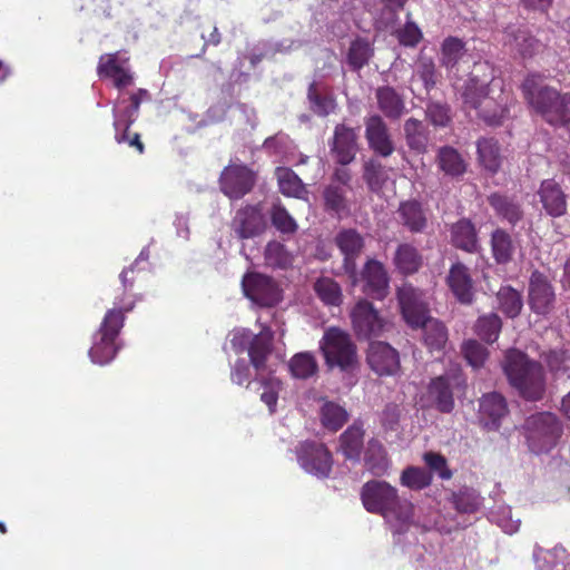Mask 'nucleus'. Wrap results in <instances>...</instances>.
Returning <instances> with one entry per match:
<instances>
[{
	"label": "nucleus",
	"mask_w": 570,
	"mask_h": 570,
	"mask_svg": "<svg viewBox=\"0 0 570 570\" xmlns=\"http://www.w3.org/2000/svg\"><path fill=\"white\" fill-rule=\"evenodd\" d=\"M508 42L513 45L522 58H531L539 48V40L525 29L507 31Z\"/></svg>",
	"instance_id": "45"
},
{
	"label": "nucleus",
	"mask_w": 570,
	"mask_h": 570,
	"mask_svg": "<svg viewBox=\"0 0 570 570\" xmlns=\"http://www.w3.org/2000/svg\"><path fill=\"white\" fill-rule=\"evenodd\" d=\"M264 258L266 265L271 267L286 268L292 264V256L285 245L276 240L267 243L264 250Z\"/></svg>",
	"instance_id": "52"
},
{
	"label": "nucleus",
	"mask_w": 570,
	"mask_h": 570,
	"mask_svg": "<svg viewBox=\"0 0 570 570\" xmlns=\"http://www.w3.org/2000/svg\"><path fill=\"white\" fill-rule=\"evenodd\" d=\"M438 164L444 174L456 177L465 173L466 166L456 149L445 146L439 149Z\"/></svg>",
	"instance_id": "43"
},
{
	"label": "nucleus",
	"mask_w": 570,
	"mask_h": 570,
	"mask_svg": "<svg viewBox=\"0 0 570 570\" xmlns=\"http://www.w3.org/2000/svg\"><path fill=\"white\" fill-rule=\"evenodd\" d=\"M373 55L370 42L363 38H357L351 42L347 51V63L352 70L358 71L366 66Z\"/></svg>",
	"instance_id": "46"
},
{
	"label": "nucleus",
	"mask_w": 570,
	"mask_h": 570,
	"mask_svg": "<svg viewBox=\"0 0 570 570\" xmlns=\"http://www.w3.org/2000/svg\"><path fill=\"white\" fill-rule=\"evenodd\" d=\"M415 73L422 80L426 91L432 90L440 78L435 63L430 57H420L416 63Z\"/></svg>",
	"instance_id": "55"
},
{
	"label": "nucleus",
	"mask_w": 570,
	"mask_h": 570,
	"mask_svg": "<svg viewBox=\"0 0 570 570\" xmlns=\"http://www.w3.org/2000/svg\"><path fill=\"white\" fill-rule=\"evenodd\" d=\"M401 411L399 405L386 404L381 413V424L385 431H396L400 425Z\"/></svg>",
	"instance_id": "63"
},
{
	"label": "nucleus",
	"mask_w": 570,
	"mask_h": 570,
	"mask_svg": "<svg viewBox=\"0 0 570 570\" xmlns=\"http://www.w3.org/2000/svg\"><path fill=\"white\" fill-rule=\"evenodd\" d=\"M461 99L464 109L478 110L479 116L484 119L489 125H500L502 115L500 114H488L482 106L484 104H491L489 99V85L480 81L476 77H470L465 82L461 91Z\"/></svg>",
	"instance_id": "13"
},
{
	"label": "nucleus",
	"mask_w": 570,
	"mask_h": 570,
	"mask_svg": "<svg viewBox=\"0 0 570 570\" xmlns=\"http://www.w3.org/2000/svg\"><path fill=\"white\" fill-rule=\"evenodd\" d=\"M487 199L500 219L508 222L512 226L522 220L523 209L515 197L495 191L490 194Z\"/></svg>",
	"instance_id": "27"
},
{
	"label": "nucleus",
	"mask_w": 570,
	"mask_h": 570,
	"mask_svg": "<svg viewBox=\"0 0 570 570\" xmlns=\"http://www.w3.org/2000/svg\"><path fill=\"white\" fill-rule=\"evenodd\" d=\"M527 440L532 452H548L554 448L562 435L563 425L551 412L530 415L524 423Z\"/></svg>",
	"instance_id": "7"
},
{
	"label": "nucleus",
	"mask_w": 570,
	"mask_h": 570,
	"mask_svg": "<svg viewBox=\"0 0 570 570\" xmlns=\"http://www.w3.org/2000/svg\"><path fill=\"white\" fill-rule=\"evenodd\" d=\"M399 215L402 224L412 233L422 232L426 225V217L422 206L416 200H407L400 205Z\"/></svg>",
	"instance_id": "38"
},
{
	"label": "nucleus",
	"mask_w": 570,
	"mask_h": 570,
	"mask_svg": "<svg viewBox=\"0 0 570 570\" xmlns=\"http://www.w3.org/2000/svg\"><path fill=\"white\" fill-rule=\"evenodd\" d=\"M425 114L428 120L435 127H446L451 122L450 107L446 104L430 102Z\"/></svg>",
	"instance_id": "60"
},
{
	"label": "nucleus",
	"mask_w": 570,
	"mask_h": 570,
	"mask_svg": "<svg viewBox=\"0 0 570 570\" xmlns=\"http://www.w3.org/2000/svg\"><path fill=\"white\" fill-rule=\"evenodd\" d=\"M509 384L527 401L542 400L547 382L540 362L530 358L524 352L510 348L502 363Z\"/></svg>",
	"instance_id": "3"
},
{
	"label": "nucleus",
	"mask_w": 570,
	"mask_h": 570,
	"mask_svg": "<svg viewBox=\"0 0 570 570\" xmlns=\"http://www.w3.org/2000/svg\"><path fill=\"white\" fill-rule=\"evenodd\" d=\"M328 146L331 155L337 164L350 165L354 161L358 149L355 129L345 124L336 125Z\"/></svg>",
	"instance_id": "17"
},
{
	"label": "nucleus",
	"mask_w": 570,
	"mask_h": 570,
	"mask_svg": "<svg viewBox=\"0 0 570 570\" xmlns=\"http://www.w3.org/2000/svg\"><path fill=\"white\" fill-rule=\"evenodd\" d=\"M145 275L138 268V261L125 268L120 275L122 294L115 297L114 307L107 309L98 331L94 336L89 356L94 363L104 365L109 363L117 354V338L125 325L126 314L134 311L141 295L131 294L135 283Z\"/></svg>",
	"instance_id": "1"
},
{
	"label": "nucleus",
	"mask_w": 570,
	"mask_h": 570,
	"mask_svg": "<svg viewBox=\"0 0 570 570\" xmlns=\"http://www.w3.org/2000/svg\"><path fill=\"white\" fill-rule=\"evenodd\" d=\"M262 386H264L265 391L261 394V400L267 406L271 413H274L276 410L277 401H278V392L281 390V381L276 377H256Z\"/></svg>",
	"instance_id": "56"
},
{
	"label": "nucleus",
	"mask_w": 570,
	"mask_h": 570,
	"mask_svg": "<svg viewBox=\"0 0 570 570\" xmlns=\"http://www.w3.org/2000/svg\"><path fill=\"white\" fill-rule=\"evenodd\" d=\"M539 197L546 213L561 217L567 213V195L554 179H544L539 188Z\"/></svg>",
	"instance_id": "25"
},
{
	"label": "nucleus",
	"mask_w": 570,
	"mask_h": 570,
	"mask_svg": "<svg viewBox=\"0 0 570 570\" xmlns=\"http://www.w3.org/2000/svg\"><path fill=\"white\" fill-rule=\"evenodd\" d=\"M492 254L498 264L509 263L514 253V245L508 232L497 228L491 235Z\"/></svg>",
	"instance_id": "42"
},
{
	"label": "nucleus",
	"mask_w": 570,
	"mask_h": 570,
	"mask_svg": "<svg viewBox=\"0 0 570 570\" xmlns=\"http://www.w3.org/2000/svg\"><path fill=\"white\" fill-rule=\"evenodd\" d=\"M366 360L371 370L380 376L396 375L401 370L399 352L384 342H372Z\"/></svg>",
	"instance_id": "19"
},
{
	"label": "nucleus",
	"mask_w": 570,
	"mask_h": 570,
	"mask_svg": "<svg viewBox=\"0 0 570 570\" xmlns=\"http://www.w3.org/2000/svg\"><path fill=\"white\" fill-rule=\"evenodd\" d=\"M242 288L245 296L262 307L275 306L282 299V289L267 275L249 272L243 276Z\"/></svg>",
	"instance_id": "10"
},
{
	"label": "nucleus",
	"mask_w": 570,
	"mask_h": 570,
	"mask_svg": "<svg viewBox=\"0 0 570 570\" xmlns=\"http://www.w3.org/2000/svg\"><path fill=\"white\" fill-rule=\"evenodd\" d=\"M446 284L461 304H472L474 301L473 279L470 269L463 263L456 262L450 267Z\"/></svg>",
	"instance_id": "23"
},
{
	"label": "nucleus",
	"mask_w": 570,
	"mask_h": 570,
	"mask_svg": "<svg viewBox=\"0 0 570 570\" xmlns=\"http://www.w3.org/2000/svg\"><path fill=\"white\" fill-rule=\"evenodd\" d=\"M452 503L460 513H474L480 507V497L474 489L463 487L452 494Z\"/></svg>",
	"instance_id": "51"
},
{
	"label": "nucleus",
	"mask_w": 570,
	"mask_h": 570,
	"mask_svg": "<svg viewBox=\"0 0 570 570\" xmlns=\"http://www.w3.org/2000/svg\"><path fill=\"white\" fill-rule=\"evenodd\" d=\"M498 309L507 317L515 318L521 314L523 307L522 293L510 285L501 286L497 292Z\"/></svg>",
	"instance_id": "32"
},
{
	"label": "nucleus",
	"mask_w": 570,
	"mask_h": 570,
	"mask_svg": "<svg viewBox=\"0 0 570 570\" xmlns=\"http://www.w3.org/2000/svg\"><path fill=\"white\" fill-rule=\"evenodd\" d=\"M320 350L330 367L337 366L348 371L357 364V348L351 335L338 328L330 327L324 332Z\"/></svg>",
	"instance_id": "6"
},
{
	"label": "nucleus",
	"mask_w": 570,
	"mask_h": 570,
	"mask_svg": "<svg viewBox=\"0 0 570 570\" xmlns=\"http://www.w3.org/2000/svg\"><path fill=\"white\" fill-rule=\"evenodd\" d=\"M365 139L368 148L376 155L383 158L390 157L394 150L395 145L392 135L382 116L372 115L365 118Z\"/></svg>",
	"instance_id": "16"
},
{
	"label": "nucleus",
	"mask_w": 570,
	"mask_h": 570,
	"mask_svg": "<svg viewBox=\"0 0 570 570\" xmlns=\"http://www.w3.org/2000/svg\"><path fill=\"white\" fill-rule=\"evenodd\" d=\"M365 465L374 475H383L390 466L387 452L377 439H371L364 456Z\"/></svg>",
	"instance_id": "33"
},
{
	"label": "nucleus",
	"mask_w": 570,
	"mask_h": 570,
	"mask_svg": "<svg viewBox=\"0 0 570 570\" xmlns=\"http://www.w3.org/2000/svg\"><path fill=\"white\" fill-rule=\"evenodd\" d=\"M423 460L428 465L431 473H436L442 480H450L453 475L452 471L448 466V461L441 453L436 452H425L423 454Z\"/></svg>",
	"instance_id": "57"
},
{
	"label": "nucleus",
	"mask_w": 570,
	"mask_h": 570,
	"mask_svg": "<svg viewBox=\"0 0 570 570\" xmlns=\"http://www.w3.org/2000/svg\"><path fill=\"white\" fill-rule=\"evenodd\" d=\"M568 558L563 549H540L534 553L535 567L538 570H570V561L566 564Z\"/></svg>",
	"instance_id": "41"
},
{
	"label": "nucleus",
	"mask_w": 570,
	"mask_h": 570,
	"mask_svg": "<svg viewBox=\"0 0 570 570\" xmlns=\"http://www.w3.org/2000/svg\"><path fill=\"white\" fill-rule=\"evenodd\" d=\"M393 262L401 274L411 275L420 269L422 256L414 246L405 243L397 246Z\"/></svg>",
	"instance_id": "34"
},
{
	"label": "nucleus",
	"mask_w": 570,
	"mask_h": 570,
	"mask_svg": "<svg viewBox=\"0 0 570 570\" xmlns=\"http://www.w3.org/2000/svg\"><path fill=\"white\" fill-rule=\"evenodd\" d=\"M544 81L542 73L529 72L520 86L522 97L531 112L570 132V92H561Z\"/></svg>",
	"instance_id": "2"
},
{
	"label": "nucleus",
	"mask_w": 570,
	"mask_h": 570,
	"mask_svg": "<svg viewBox=\"0 0 570 570\" xmlns=\"http://www.w3.org/2000/svg\"><path fill=\"white\" fill-rule=\"evenodd\" d=\"M361 501L364 509L380 514L386 521L407 523L413 517V504L399 495L396 488L383 480H370L361 488Z\"/></svg>",
	"instance_id": "4"
},
{
	"label": "nucleus",
	"mask_w": 570,
	"mask_h": 570,
	"mask_svg": "<svg viewBox=\"0 0 570 570\" xmlns=\"http://www.w3.org/2000/svg\"><path fill=\"white\" fill-rule=\"evenodd\" d=\"M420 327L423 332V342L431 352L444 348L448 342V330L441 321L430 318V321H425Z\"/></svg>",
	"instance_id": "36"
},
{
	"label": "nucleus",
	"mask_w": 570,
	"mask_h": 570,
	"mask_svg": "<svg viewBox=\"0 0 570 570\" xmlns=\"http://www.w3.org/2000/svg\"><path fill=\"white\" fill-rule=\"evenodd\" d=\"M478 156L481 165L491 173H497L501 166L500 147L493 138L478 140Z\"/></svg>",
	"instance_id": "39"
},
{
	"label": "nucleus",
	"mask_w": 570,
	"mask_h": 570,
	"mask_svg": "<svg viewBox=\"0 0 570 570\" xmlns=\"http://www.w3.org/2000/svg\"><path fill=\"white\" fill-rule=\"evenodd\" d=\"M502 328V321L495 313L479 317L475 331L481 340L493 343L498 340Z\"/></svg>",
	"instance_id": "50"
},
{
	"label": "nucleus",
	"mask_w": 570,
	"mask_h": 570,
	"mask_svg": "<svg viewBox=\"0 0 570 570\" xmlns=\"http://www.w3.org/2000/svg\"><path fill=\"white\" fill-rule=\"evenodd\" d=\"M307 100L311 111L318 117H326L336 108L335 98L330 94L323 95L315 81L307 88Z\"/></svg>",
	"instance_id": "40"
},
{
	"label": "nucleus",
	"mask_w": 570,
	"mask_h": 570,
	"mask_svg": "<svg viewBox=\"0 0 570 570\" xmlns=\"http://www.w3.org/2000/svg\"><path fill=\"white\" fill-rule=\"evenodd\" d=\"M272 340L271 334L259 333L254 335L248 343L247 352L249 361L257 372L266 367L267 358L273 350Z\"/></svg>",
	"instance_id": "31"
},
{
	"label": "nucleus",
	"mask_w": 570,
	"mask_h": 570,
	"mask_svg": "<svg viewBox=\"0 0 570 570\" xmlns=\"http://www.w3.org/2000/svg\"><path fill=\"white\" fill-rule=\"evenodd\" d=\"M462 353L468 363L475 368L482 366L488 356L487 348L474 340L464 342Z\"/></svg>",
	"instance_id": "58"
},
{
	"label": "nucleus",
	"mask_w": 570,
	"mask_h": 570,
	"mask_svg": "<svg viewBox=\"0 0 570 570\" xmlns=\"http://www.w3.org/2000/svg\"><path fill=\"white\" fill-rule=\"evenodd\" d=\"M149 100H151L150 92L147 89L139 88L130 92L128 98L124 95L119 96L112 108L115 141L127 144L135 148L138 154H144L145 145L141 141L140 134L130 132V127L137 120L141 102Z\"/></svg>",
	"instance_id": "5"
},
{
	"label": "nucleus",
	"mask_w": 570,
	"mask_h": 570,
	"mask_svg": "<svg viewBox=\"0 0 570 570\" xmlns=\"http://www.w3.org/2000/svg\"><path fill=\"white\" fill-rule=\"evenodd\" d=\"M544 361L550 370V372L558 377L561 374L567 373L570 368L569 354L563 350H553L547 353Z\"/></svg>",
	"instance_id": "59"
},
{
	"label": "nucleus",
	"mask_w": 570,
	"mask_h": 570,
	"mask_svg": "<svg viewBox=\"0 0 570 570\" xmlns=\"http://www.w3.org/2000/svg\"><path fill=\"white\" fill-rule=\"evenodd\" d=\"M362 422H354L340 436V450L346 460L358 461L364 448Z\"/></svg>",
	"instance_id": "29"
},
{
	"label": "nucleus",
	"mask_w": 570,
	"mask_h": 570,
	"mask_svg": "<svg viewBox=\"0 0 570 570\" xmlns=\"http://www.w3.org/2000/svg\"><path fill=\"white\" fill-rule=\"evenodd\" d=\"M433 474L421 466H407L405 468L400 476V482L403 487H406L414 491H420L431 485Z\"/></svg>",
	"instance_id": "47"
},
{
	"label": "nucleus",
	"mask_w": 570,
	"mask_h": 570,
	"mask_svg": "<svg viewBox=\"0 0 570 570\" xmlns=\"http://www.w3.org/2000/svg\"><path fill=\"white\" fill-rule=\"evenodd\" d=\"M323 197L326 210L334 212L336 214L348 210L346 190L343 186L333 184L328 185L323 191Z\"/></svg>",
	"instance_id": "53"
},
{
	"label": "nucleus",
	"mask_w": 570,
	"mask_h": 570,
	"mask_svg": "<svg viewBox=\"0 0 570 570\" xmlns=\"http://www.w3.org/2000/svg\"><path fill=\"white\" fill-rule=\"evenodd\" d=\"M335 244L344 256L343 269L355 284L357 281L356 259L364 247V239L355 229H343L335 236Z\"/></svg>",
	"instance_id": "18"
},
{
	"label": "nucleus",
	"mask_w": 570,
	"mask_h": 570,
	"mask_svg": "<svg viewBox=\"0 0 570 570\" xmlns=\"http://www.w3.org/2000/svg\"><path fill=\"white\" fill-rule=\"evenodd\" d=\"M363 177L371 190L380 189L384 183V171L381 163L376 160L367 161L364 165Z\"/></svg>",
	"instance_id": "62"
},
{
	"label": "nucleus",
	"mask_w": 570,
	"mask_h": 570,
	"mask_svg": "<svg viewBox=\"0 0 570 570\" xmlns=\"http://www.w3.org/2000/svg\"><path fill=\"white\" fill-rule=\"evenodd\" d=\"M397 298L402 315L411 327H420L425 321H430L429 308L415 288L412 286L401 287Z\"/></svg>",
	"instance_id": "22"
},
{
	"label": "nucleus",
	"mask_w": 570,
	"mask_h": 570,
	"mask_svg": "<svg viewBox=\"0 0 570 570\" xmlns=\"http://www.w3.org/2000/svg\"><path fill=\"white\" fill-rule=\"evenodd\" d=\"M379 110L390 120H399L405 112L404 97L391 86H382L375 90Z\"/></svg>",
	"instance_id": "26"
},
{
	"label": "nucleus",
	"mask_w": 570,
	"mask_h": 570,
	"mask_svg": "<svg viewBox=\"0 0 570 570\" xmlns=\"http://www.w3.org/2000/svg\"><path fill=\"white\" fill-rule=\"evenodd\" d=\"M529 306L538 315L550 314L556 304L554 288L548 276L539 271H534L529 281Z\"/></svg>",
	"instance_id": "14"
},
{
	"label": "nucleus",
	"mask_w": 570,
	"mask_h": 570,
	"mask_svg": "<svg viewBox=\"0 0 570 570\" xmlns=\"http://www.w3.org/2000/svg\"><path fill=\"white\" fill-rule=\"evenodd\" d=\"M302 469L320 479L330 476L333 468V456L325 444L316 441L301 442L295 450Z\"/></svg>",
	"instance_id": "9"
},
{
	"label": "nucleus",
	"mask_w": 570,
	"mask_h": 570,
	"mask_svg": "<svg viewBox=\"0 0 570 570\" xmlns=\"http://www.w3.org/2000/svg\"><path fill=\"white\" fill-rule=\"evenodd\" d=\"M250 370L249 365L244 360H237L230 372V379L234 383L243 385L247 383L246 387L249 386Z\"/></svg>",
	"instance_id": "64"
},
{
	"label": "nucleus",
	"mask_w": 570,
	"mask_h": 570,
	"mask_svg": "<svg viewBox=\"0 0 570 570\" xmlns=\"http://www.w3.org/2000/svg\"><path fill=\"white\" fill-rule=\"evenodd\" d=\"M317 296L326 305L338 306L342 302L340 285L330 277H321L314 284Z\"/></svg>",
	"instance_id": "49"
},
{
	"label": "nucleus",
	"mask_w": 570,
	"mask_h": 570,
	"mask_svg": "<svg viewBox=\"0 0 570 570\" xmlns=\"http://www.w3.org/2000/svg\"><path fill=\"white\" fill-rule=\"evenodd\" d=\"M465 377L459 372H446L432 379L426 389L428 399L441 413H451L454 410V393L464 392Z\"/></svg>",
	"instance_id": "8"
},
{
	"label": "nucleus",
	"mask_w": 570,
	"mask_h": 570,
	"mask_svg": "<svg viewBox=\"0 0 570 570\" xmlns=\"http://www.w3.org/2000/svg\"><path fill=\"white\" fill-rule=\"evenodd\" d=\"M273 226L282 234H295L298 225L287 209L279 203L274 204L271 209Z\"/></svg>",
	"instance_id": "54"
},
{
	"label": "nucleus",
	"mask_w": 570,
	"mask_h": 570,
	"mask_svg": "<svg viewBox=\"0 0 570 570\" xmlns=\"http://www.w3.org/2000/svg\"><path fill=\"white\" fill-rule=\"evenodd\" d=\"M465 51V42L462 39L446 37L441 45L440 62L445 69L451 70L456 67Z\"/></svg>",
	"instance_id": "44"
},
{
	"label": "nucleus",
	"mask_w": 570,
	"mask_h": 570,
	"mask_svg": "<svg viewBox=\"0 0 570 570\" xmlns=\"http://www.w3.org/2000/svg\"><path fill=\"white\" fill-rule=\"evenodd\" d=\"M353 328L358 337L371 338L382 334L385 320L368 301H360L351 313Z\"/></svg>",
	"instance_id": "15"
},
{
	"label": "nucleus",
	"mask_w": 570,
	"mask_h": 570,
	"mask_svg": "<svg viewBox=\"0 0 570 570\" xmlns=\"http://www.w3.org/2000/svg\"><path fill=\"white\" fill-rule=\"evenodd\" d=\"M348 415L344 407L334 402H326L321 410L322 424L333 431H338L347 421Z\"/></svg>",
	"instance_id": "48"
},
{
	"label": "nucleus",
	"mask_w": 570,
	"mask_h": 570,
	"mask_svg": "<svg viewBox=\"0 0 570 570\" xmlns=\"http://www.w3.org/2000/svg\"><path fill=\"white\" fill-rule=\"evenodd\" d=\"M279 191L286 197L303 199L307 189L298 175L289 167H277L275 169Z\"/></svg>",
	"instance_id": "30"
},
{
	"label": "nucleus",
	"mask_w": 570,
	"mask_h": 570,
	"mask_svg": "<svg viewBox=\"0 0 570 570\" xmlns=\"http://www.w3.org/2000/svg\"><path fill=\"white\" fill-rule=\"evenodd\" d=\"M451 243L455 248L473 254L479 249L475 225L469 218L459 219L450 228Z\"/></svg>",
	"instance_id": "28"
},
{
	"label": "nucleus",
	"mask_w": 570,
	"mask_h": 570,
	"mask_svg": "<svg viewBox=\"0 0 570 570\" xmlns=\"http://www.w3.org/2000/svg\"><path fill=\"white\" fill-rule=\"evenodd\" d=\"M288 368L293 377L307 380L318 372V363L312 352H299L291 357Z\"/></svg>",
	"instance_id": "37"
},
{
	"label": "nucleus",
	"mask_w": 570,
	"mask_h": 570,
	"mask_svg": "<svg viewBox=\"0 0 570 570\" xmlns=\"http://www.w3.org/2000/svg\"><path fill=\"white\" fill-rule=\"evenodd\" d=\"M509 414L505 397L498 392L483 394L479 400V420L489 431H497Z\"/></svg>",
	"instance_id": "21"
},
{
	"label": "nucleus",
	"mask_w": 570,
	"mask_h": 570,
	"mask_svg": "<svg viewBox=\"0 0 570 570\" xmlns=\"http://www.w3.org/2000/svg\"><path fill=\"white\" fill-rule=\"evenodd\" d=\"M128 58H122L119 51L100 56L97 73L100 78L112 79L114 86L122 91L134 83V73L125 67Z\"/></svg>",
	"instance_id": "20"
},
{
	"label": "nucleus",
	"mask_w": 570,
	"mask_h": 570,
	"mask_svg": "<svg viewBox=\"0 0 570 570\" xmlns=\"http://www.w3.org/2000/svg\"><path fill=\"white\" fill-rule=\"evenodd\" d=\"M399 42L404 47H416L423 38V33L413 21L406 23L395 32Z\"/></svg>",
	"instance_id": "61"
},
{
	"label": "nucleus",
	"mask_w": 570,
	"mask_h": 570,
	"mask_svg": "<svg viewBox=\"0 0 570 570\" xmlns=\"http://www.w3.org/2000/svg\"><path fill=\"white\" fill-rule=\"evenodd\" d=\"M230 227L239 239H249L263 234L266 229V219L261 204H247L238 208Z\"/></svg>",
	"instance_id": "12"
},
{
	"label": "nucleus",
	"mask_w": 570,
	"mask_h": 570,
	"mask_svg": "<svg viewBox=\"0 0 570 570\" xmlns=\"http://www.w3.org/2000/svg\"><path fill=\"white\" fill-rule=\"evenodd\" d=\"M365 282L364 292L376 299H383L389 291V276L384 265L376 259H368L362 271Z\"/></svg>",
	"instance_id": "24"
},
{
	"label": "nucleus",
	"mask_w": 570,
	"mask_h": 570,
	"mask_svg": "<svg viewBox=\"0 0 570 570\" xmlns=\"http://www.w3.org/2000/svg\"><path fill=\"white\" fill-rule=\"evenodd\" d=\"M257 181V173L246 165H228L219 177L220 191L232 200L249 194Z\"/></svg>",
	"instance_id": "11"
},
{
	"label": "nucleus",
	"mask_w": 570,
	"mask_h": 570,
	"mask_svg": "<svg viewBox=\"0 0 570 570\" xmlns=\"http://www.w3.org/2000/svg\"><path fill=\"white\" fill-rule=\"evenodd\" d=\"M404 136L411 150H414L419 154L426 151L429 144V132L421 120L413 117L405 120Z\"/></svg>",
	"instance_id": "35"
}]
</instances>
